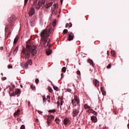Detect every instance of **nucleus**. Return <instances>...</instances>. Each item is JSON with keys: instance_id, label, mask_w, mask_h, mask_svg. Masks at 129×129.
Masks as SVG:
<instances>
[{"instance_id": "nucleus-1", "label": "nucleus", "mask_w": 129, "mask_h": 129, "mask_svg": "<svg viewBox=\"0 0 129 129\" xmlns=\"http://www.w3.org/2000/svg\"><path fill=\"white\" fill-rule=\"evenodd\" d=\"M34 57L36 54H37V46H32L31 43L27 42L26 48L24 47L22 50L21 56L24 58L25 60H29L30 59V56Z\"/></svg>"}, {"instance_id": "nucleus-2", "label": "nucleus", "mask_w": 129, "mask_h": 129, "mask_svg": "<svg viewBox=\"0 0 129 129\" xmlns=\"http://www.w3.org/2000/svg\"><path fill=\"white\" fill-rule=\"evenodd\" d=\"M16 19H15V16H12L10 18H8V22L10 24V26L9 24H7L5 27V32L7 33V32L9 31V33L8 34L7 37H10L11 36V34H12V32H11L10 29H12L13 28V26L15 25V21Z\"/></svg>"}, {"instance_id": "nucleus-3", "label": "nucleus", "mask_w": 129, "mask_h": 129, "mask_svg": "<svg viewBox=\"0 0 129 129\" xmlns=\"http://www.w3.org/2000/svg\"><path fill=\"white\" fill-rule=\"evenodd\" d=\"M52 32V27H49L48 29L42 30L40 32V37L41 40L48 39V37L50 36V34Z\"/></svg>"}, {"instance_id": "nucleus-4", "label": "nucleus", "mask_w": 129, "mask_h": 129, "mask_svg": "<svg viewBox=\"0 0 129 129\" xmlns=\"http://www.w3.org/2000/svg\"><path fill=\"white\" fill-rule=\"evenodd\" d=\"M50 41H48V39H41L40 42V45L42 47H47L48 46L49 48L51 47V44H49Z\"/></svg>"}, {"instance_id": "nucleus-5", "label": "nucleus", "mask_w": 129, "mask_h": 129, "mask_svg": "<svg viewBox=\"0 0 129 129\" xmlns=\"http://www.w3.org/2000/svg\"><path fill=\"white\" fill-rule=\"evenodd\" d=\"M33 7L35 6V8L37 10H39L41 8V6H42V3L40 0H34L33 4L32 5Z\"/></svg>"}, {"instance_id": "nucleus-6", "label": "nucleus", "mask_w": 129, "mask_h": 129, "mask_svg": "<svg viewBox=\"0 0 129 129\" xmlns=\"http://www.w3.org/2000/svg\"><path fill=\"white\" fill-rule=\"evenodd\" d=\"M54 118H55V117H54V115H53L48 116L46 121V123L48 125L47 126H50V125H51V121H52Z\"/></svg>"}, {"instance_id": "nucleus-7", "label": "nucleus", "mask_w": 129, "mask_h": 129, "mask_svg": "<svg viewBox=\"0 0 129 129\" xmlns=\"http://www.w3.org/2000/svg\"><path fill=\"white\" fill-rule=\"evenodd\" d=\"M80 108L78 107L77 109H75L73 110V117H76L77 116L78 114H79V110Z\"/></svg>"}, {"instance_id": "nucleus-8", "label": "nucleus", "mask_w": 129, "mask_h": 129, "mask_svg": "<svg viewBox=\"0 0 129 129\" xmlns=\"http://www.w3.org/2000/svg\"><path fill=\"white\" fill-rule=\"evenodd\" d=\"M74 39V34L72 32H70L69 34V37L68 38V41H72Z\"/></svg>"}, {"instance_id": "nucleus-9", "label": "nucleus", "mask_w": 129, "mask_h": 129, "mask_svg": "<svg viewBox=\"0 0 129 129\" xmlns=\"http://www.w3.org/2000/svg\"><path fill=\"white\" fill-rule=\"evenodd\" d=\"M93 83L96 86V87H99V81L97 80L94 79L93 80Z\"/></svg>"}, {"instance_id": "nucleus-10", "label": "nucleus", "mask_w": 129, "mask_h": 129, "mask_svg": "<svg viewBox=\"0 0 129 129\" xmlns=\"http://www.w3.org/2000/svg\"><path fill=\"white\" fill-rule=\"evenodd\" d=\"M29 17H32L35 14V9L33 8L30 9V11L28 13Z\"/></svg>"}, {"instance_id": "nucleus-11", "label": "nucleus", "mask_w": 129, "mask_h": 129, "mask_svg": "<svg viewBox=\"0 0 129 129\" xmlns=\"http://www.w3.org/2000/svg\"><path fill=\"white\" fill-rule=\"evenodd\" d=\"M63 122L64 125H67L68 123H71V121L68 118H66L65 119H63Z\"/></svg>"}, {"instance_id": "nucleus-12", "label": "nucleus", "mask_w": 129, "mask_h": 129, "mask_svg": "<svg viewBox=\"0 0 129 129\" xmlns=\"http://www.w3.org/2000/svg\"><path fill=\"white\" fill-rule=\"evenodd\" d=\"M91 119L93 122H97V118L94 115L91 117Z\"/></svg>"}, {"instance_id": "nucleus-13", "label": "nucleus", "mask_w": 129, "mask_h": 129, "mask_svg": "<svg viewBox=\"0 0 129 129\" xmlns=\"http://www.w3.org/2000/svg\"><path fill=\"white\" fill-rule=\"evenodd\" d=\"M74 100L77 101V104L79 105V103H80V100H79V98L76 95L74 96Z\"/></svg>"}, {"instance_id": "nucleus-14", "label": "nucleus", "mask_w": 129, "mask_h": 129, "mask_svg": "<svg viewBox=\"0 0 129 129\" xmlns=\"http://www.w3.org/2000/svg\"><path fill=\"white\" fill-rule=\"evenodd\" d=\"M52 5H53V2L46 4V5L45 6V8H46V9H49L50 7L52 6Z\"/></svg>"}, {"instance_id": "nucleus-15", "label": "nucleus", "mask_w": 129, "mask_h": 129, "mask_svg": "<svg viewBox=\"0 0 129 129\" xmlns=\"http://www.w3.org/2000/svg\"><path fill=\"white\" fill-rule=\"evenodd\" d=\"M88 63L90 64V65H92L93 67H94V62H93V61L90 59L88 60Z\"/></svg>"}, {"instance_id": "nucleus-16", "label": "nucleus", "mask_w": 129, "mask_h": 129, "mask_svg": "<svg viewBox=\"0 0 129 129\" xmlns=\"http://www.w3.org/2000/svg\"><path fill=\"white\" fill-rule=\"evenodd\" d=\"M101 91L102 92L103 95H104V96L106 95V92H105V91H104V88L103 87H101Z\"/></svg>"}, {"instance_id": "nucleus-17", "label": "nucleus", "mask_w": 129, "mask_h": 129, "mask_svg": "<svg viewBox=\"0 0 129 129\" xmlns=\"http://www.w3.org/2000/svg\"><path fill=\"white\" fill-rule=\"evenodd\" d=\"M54 121L56 122V123L57 124H59V122H60V121H61V120H60V119H59V117H56L54 120Z\"/></svg>"}, {"instance_id": "nucleus-18", "label": "nucleus", "mask_w": 129, "mask_h": 129, "mask_svg": "<svg viewBox=\"0 0 129 129\" xmlns=\"http://www.w3.org/2000/svg\"><path fill=\"white\" fill-rule=\"evenodd\" d=\"M15 92L16 95L18 94H20V93H21V90H20V89H16Z\"/></svg>"}, {"instance_id": "nucleus-19", "label": "nucleus", "mask_w": 129, "mask_h": 129, "mask_svg": "<svg viewBox=\"0 0 129 129\" xmlns=\"http://www.w3.org/2000/svg\"><path fill=\"white\" fill-rule=\"evenodd\" d=\"M46 54L47 55V56H49V55H50L52 53V50L48 49L46 51Z\"/></svg>"}, {"instance_id": "nucleus-20", "label": "nucleus", "mask_w": 129, "mask_h": 129, "mask_svg": "<svg viewBox=\"0 0 129 129\" xmlns=\"http://www.w3.org/2000/svg\"><path fill=\"white\" fill-rule=\"evenodd\" d=\"M20 112H21V110L20 109L17 110L14 114V116H17V115H18Z\"/></svg>"}, {"instance_id": "nucleus-21", "label": "nucleus", "mask_w": 129, "mask_h": 129, "mask_svg": "<svg viewBox=\"0 0 129 129\" xmlns=\"http://www.w3.org/2000/svg\"><path fill=\"white\" fill-rule=\"evenodd\" d=\"M84 107L85 109H90V108H91L90 106H88V105L86 104L84 105Z\"/></svg>"}, {"instance_id": "nucleus-22", "label": "nucleus", "mask_w": 129, "mask_h": 129, "mask_svg": "<svg viewBox=\"0 0 129 129\" xmlns=\"http://www.w3.org/2000/svg\"><path fill=\"white\" fill-rule=\"evenodd\" d=\"M71 28L72 27V23H70V24L67 23L66 25V28Z\"/></svg>"}, {"instance_id": "nucleus-23", "label": "nucleus", "mask_w": 129, "mask_h": 129, "mask_svg": "<svg viewBox=\"0 0 129 129\" xmlns=\"http://www.w3.org/2000/svg\"><path fill=\"white\" fill-rule=\"evenodd\" d=\"M18 40H19V37L16 36V37L14 39V44H17V42H18Z\"/></svg>"}, {"instance_id": "nucleus-24", "label": "nucleus", "mask_w": 129, "mask_h": 129, "mask_svg": "<svg viewBox=\"0 0 129 129\" xmlns=\"http://www.w3.org/2000/svg\"><path fill=\"white\" fill-rule=\"evenodd\" d=\"M28 66H29V64H28V63L26 62L23 66L24 69H27Z\"/></svg>"}, {"instance_id": "nucleus-25", "label": "nucleus", "mask_w": 129, "mask_h": 129, "mask_svg": "<svg viewBox=\"0 0 129 129\" xmlns=\"http://www.w3.org/2000/svg\"><path fill=\"white\" fill-rule=\"evenodd\" d=\"M47 100L48 102H51V97L49 95L47 96Z\"/></svg>"}, {"instance_id": "nucleus-26", "label": "nucleus", "mask_w": 129, "mask_h": 129, "mask_svg": "<svg viewBox=\"0 0 129 129\" xmlns=\"http://www.w3.org/2000/svg\"><path fill=\"white\" fill-rule=\"evenodd\" d=\"M53 8L54 10L52 11V14H54V12H55V9L57 8V4H54L53 6Z\"/></svg>"}, {"instance_id": "nucleus-27", "label": "nucleus", "mask_w": 129, "mask_h": 129, "mask_svg": "<svg viewBox=\"0 0 129 129\" xmlns=\"http://www.w3.org/2000/svg\"><path fill=\"white\" fill-rule=\"evenodd\" d=\"M111 54L112 55V56H113V57H115V51H114V50H112L111 51Z\"/></svg>"}, {"instance_id": "nucleus-28", "label": "nucleus", "mask_w": 129, "mask_h": 129, "mask_svg": "<svg viewBox=\"0 0 129 129\" xmlns=\"http://www.w3.org/2000/svg\"><path fill=\"white\" fill-rule=\"evenodd\" d=\"M91 112L93 114H94L95 115H97V112L93 110H91Z\"/></svg>"}, {"instance_id": "nucleus-29", "label": "nucleus", "mask_w": 129, "mask_h": 129, "mask_svg": "<svg viewBox=\"0 0 129 129\" xmlns=\"http://www.w3.org/2000/svg\"><path fill=\"white\" fill-rule=\"evenodd\" d=\"M26 63H27L28 65H32V60L29 59V60H28V61L26 62Z\"/></svg>"}, {"instance_id": "nucleus-30", "label": "nucleus", "mask_w": 129, "mask_h": 129, "mask_svg": "<svg viewBox=\"0 0 129 129\" xmlns=\"http://www.w3.org/2000/svg\"><path fill=\"white\" fill-rule=\"evenodd\" d=\"M52 86H53V89H54V90H56V91H58V87L54 85H52Z\"/></svg>"}, {"instance_id": "nucleus-31", "label": "nucleus", "mask_w": 129, "mask_h": 129, "mask_svg": "<svg viewBox=\"0 0 129 129\" xmlns=\"http://www.w3.org/2000/svg\"><path fill=\"white\" fill-rule=\"evenodd\" d=\"M77 101L74 100V99H73L72 100V104H73V105H75V103H76Z\"/></svg>"}, {"instance_id": "nucleus-32", "label": "nucleus", "mask_w": 129, "mask_h": 129, "mask_svg": "<svg viewBox=\"0 0 129 129\" xmlns=\"http://www.w3.org/2000/svg\"><path fill=\"white\" fill-rule=\"evenodd\" d=\"M30 87H31V89H32V90H36V87H35V86H34L33 85H31L30 86Z\"/></svg>"}, {"instance_id": "nucleus-33", "label": "nucleus", "mask_w": 129, "mask_h": 129, "mask_svg": "<svg viewBox=\"0 0 129 129\" xmlns=\"http://www.w3.org/2000/svg\"><path fill=\"white\" fill-rule=\"evenodd\" d=\"M48 112H52V113H54V112H56V109L49 110Z\"/></svg>"}, {"instance_id": "nucleus-34", "label": "nucleus", "mask_w": 129, "mask_h": 129, "mask_svg": "<svg viewBox=\"0 0 129 129\" xmlns=\"http://www.w3.org/2000/svg\"><path fill=\"white\" fill-rule=\"evenodd\" d=\"M62 72H63L65 73L66 72V67H63L61 69Z\"/></svg>"}, {"instance_id": "nucleus-35", "label": "nucleus", "mask_w": 129, "mask_h": 129, "mask_svg": "<svg viewBox=\"0 0 129 129\" xmlns=\"http://www.w3.org/2000/svg\"><path fill=\"white\" fill-rule=\"evenodd\" d=\"M10 95L11 96H15L16 93L15 92H13L11 94V93H10Z\"/></svg>"}, {"instance_id": "nucleus-36", "label": "nucleus", "mask_w": 129, "mask_h": 129, "mask_svg": "<svg viewBox=\"0 0 129 129\" xmlns=\"http://www.w3.org/2000/svg\"><path fill=\"white\" fill-rule=\"evenodd\" d=\"M41 3V5H44L45 3H46V0H42V2H40Z\"/></svg>"}, {"instance_id": "nucleus-37", "label": "nucleus", "mask_w": 129, "mask_h": 129, "mask_svg": "<svg viewBox=\"0 0 129 129\" xmlns=\"http://www.w3.org/2000/svg\"><path fill=\"white\" fill-rule=\"evenodd\" d=\"M48 91H49V92H50L51 93V92H53V90L50 87L48 88Z\"/></svg>"}, {"instance_id": "nucleus-38", "label": "nucleus", "mask_w": 129, "mask_h": 129, "mask_svg": "<svg viewBox=\"0 0 129 129\" xmlns=\"http://www.w3.org/2000/svg\"><path fill=\"white\" fill-rule=\"evenodd\" d=\"M43 103H44V102H46V97H45V96H44L43 98Z\"/></svg>"}, {"instance_id": "nucleus-39", "label": "nucleus", "mask_w": 129, "mask_h": 129, "mask_svg": "<svg viewBox=\"0 0 129 129\" xmlns=\"http://www.w3.org/2000/svg\"><path fill=\"white\" fill-rule=\"evenodd\" d=\"M107 69H110V68H111V64H109L107 66Z\"/></svg>"}, {"instance_id": "nucleus-40", "label": "nucleus", "mask_w": 129, "mask_h": 129, "mask_svg": "<svg viewBox=\"0 0 129 129\" xmlns=\"http://www.w3.org/2000/svg\"><path fill=\"white\" fill-rule=\"evenodd\" d=\"M28 0H24V6H27V4H28Z\"/></svg>"}, {"instance_id": "nucleus-41", "label": "nucleus", "mask_w": 129, "mask_h": 129, "mask_svg": "<svg viewBox=\"0 0 129 129\" xmlns=\"http://www.w3.org/2000/svg\"><path fill=\"white\" fill-rule=\"evenodd\" d=\"M39 79H36V80H35V83H36V84H38V83H39Z\"/></svg>"}, {"instance_id": "nucleus-42", "label": "nucleus", "mask_w": 129, "mask_h": 129, "mask_svg": "<svg viewBox=\"0 0 129 129\" xmlns=\"http://www.w3.org/2000/svg\"><path fill=\"white\" fill-rule=\"evenodd\" d=\"M63 32L64 33V34H66L67 33H68V30L67 29H64L63 31Z\"/></svg>"}, {"instance_id": "nucleus-43", "label": "nucleus", "mask_w": 129, "mask_h": 129, "mask_svg": "<svg viewBox=\"0 0 129 129\" xmlns=\"http://www.w3.org/2000/svg\"><path fill=\"white\" fill-rule=\"evenodd\" d=\"M8 68L9 69H11V68H13V66H12V65H8Z\"/></svg>"}, {"instance_id": "nucleus-44", "label": "nucleus", "mask_w": 129, "mask_h": 129, "mask_svg": "<svg viewBox=\"0 0 129 129\" xmlns=\"http://www.w3.org/2000/svg\"><path fill=\"white\" fill-rule=\"evenodd\" d=\"M62 78H64V74L63 73L61 74V79H62Z\"/></svg>"}, {"instance_id": "nucleus-45", "label": "nucleus", "mask_w": 129, "mask_h": 129, "mask_svg": "<svg viewBox=\"0 0 129 129\" xmlns=\"http://www.w3.org/2000/svg\"><path fill=\"white\" fill-rule=\"evenodd\" d=\"M114 113H115V114H117V113H118V112H117V110L115 109L114 110Z\"/></svg>"}, {"instance_id": "nucleus-46", "label": "nucleus", "mask_w": 129, "mask_h": 129, "mask_svg": "<svg viewBox=\"0 0 129 129\" xmlns=\"http://www.w3.org/2000/svg\"><path fill=\"white\" fill-rule=\"evenodd\" d=\"M20 129H25V125H22L21 126Z\"/></svg>"}, {"instance_id": "nucleus-47", "label": "nucleus", "mask_w": 129, "mask_h": 129, "mask_svg": "<svg viewBox=\"0 0 129 129\" xmlns=\"http://www.w3.org/2000/svg\"><path fill=\"white\" fill-rule=\"evenodd\" d=\"M53 27H55L56 26V21H53Z\"/></svg>"}, {"instance_id": "nucleus-48", "label": "nucleus", "mask_w": 129, "mask_h": 129, "mask_svg": "<svg viewBox=\"0 0 129 129\" xmlns=\"http://www.w3.org/2000/svg\"><path fill=\"white\" fill-rule=\"evenodd\" d=\"M62 100H63V99H61L60 100V105L61 106L63 105V102L62 101Z\"/></svg>"}, {"instance_id": "nucleus-49", "label": "nucleus", "mask_w": 129, "mask_h": 129, "mask_svg": "<svg viewBox=\"0 0 129 129\" xmlns=\"http://www.w3.org/2000/svg\"><path fill=\"white\" fill-rule=\"evenodd\" d=\"M77 72V75H80V74H81L80 71H78Z\"/></svg>"}, {"instance_id": "nucleus-50", "label": "nucleus", "mask_w": 129, "mask_h": 129, "mask_svg": "<svg viewBox=\"0 0 129 129\" xmlns=\"http://www.w3.org/2000/svg\"><path fill=\"white\" fill-rule=\"evenodd\" d=\"M67 91H68V92H71L72 90H71V89H68L67 90Z\"/></svg>"}, {"instance_id": "nucleus-51", "label": "nucleus", "mask_w": 129, "mask_h": 129, "mask_svg": "<svg viewBox=\"0 0 129 129\" xmlns=\"http://www.w3.org/2000/svg\"><path fill=\"white\" fill-rule=\"evenodd\" d=\"M15 51H16L17 52L18 51V50H19V48L18 47H16V48H15Z\"/></svg>"}, {"instance_id": "nucleus-52", "label": "nucleus", "mask_w": 129, "mask_h": 129, "mask_svg": "<svg viewBox=\"0 0 129 129\" xmlns=\"http://www.w3.org/2000/svg\"><path fill=\"white\" fill-rule=\"evenodd\" d=\"M56 104H57V105H60V102L57 101V102H56Z\"/></svg>"}, {"instance_id": "nucleus-53", "label": "nucleus", "mask_w": 129, "mask_h": 129, "mask_svg": "<svg viewBox=\"0 0 129 129\" xmlns=\"http://www.w3.org/2000/svg\"><path fill=\"white\" fill-rule=\"evenodd\" d=\"M31 106V102H28V106Z\"/></svg>"}, {"instance_id": "nucleus-54", "label": "nucleus", "mask_w": 129, "mask_h": 129, "mask_svg": "<svg viewBox=\"0 0 129 129\" xmlns=\"http://www.w3.org/2000/svg\"><path fill=\"white\" fill-rule=\"evenodd\" d=\"M13 53H14V54H15V53L16 54L17 53V51H15V50H14L13 51Z\"/></svg>"}, {"instance_id": "nucleus-55", "label": "nucleus", "mask_w": 129, "mask_h": 129, "mask_svg": "<svg viewBox=\"0 0 129 129\" xmlns=\"http://www.w3.org/2000/svg\"><path fill=\"white\" fill-rule=\"evenodd\" d=\"M3 80H6L7 79V77H4L3 78Z\"/></svg>"}, {"instance_id": "nucleus-56", "label": "nucleus", "mask_w": 129, "mask_h": 129, "mask_svg": "<svg viewBox=\"0 0 129 129\" xmlns=\"http://www.w3.org/2000/svg\"><path fill=\"white\" fill-rule=\"evenodd\" d=\"M39 113H43V112L41 111H38Z\"/></svg>"}, {"instance_id": "nucleus-57", "label": "nucleus", "mask_w": 129, "mask_h": 129, "mask_svg": "<svg viewBox=\"0 0 129 129\" xmlns=\"http://www.w3.org/2000/svg\"><path fill=\"white\" fill-rule=\"evenodd\" d=\"M60 4H61V5H62V4H63V1L62 0H60Z\"/></svg>"}, {"instance_id": "nucleus-58", "label": "nucleus", "mask_w": 129, "mask_h": 129, "mask_svg": "<svg viewBox=\"0 0 129 129\" xmlns=\"http://www.w3.org/2000/svg\"><path fill=\"white\" fill-rule=\"evenodd\" d=\"M3 49H4L3 47H0V50H3Z\"/></svg>"}, {"instance_id": "nucleus-59", "label": "nucleus", "mask_w": 129, "mask_h": 129, "mask_svg": "<svg viewBox=\"0 0 129 129\" xmlns=\"http://www.w3.org/2000/svg\"><path fill=\"white\" fill-rule=\"evenodd\" d=\"M20 87H21V88H23V85H20Z\"/></svg>"}, {"instance_id": "nucleus-60", "label": "nucleus", "mask_w": 129, "mask_h": 129, "mask_svg": "<svg viewBox=\"0 0 129 129\" xmlns=\"http://www.w3.org/2000/svg\"><path fill=\"white\" fill-rule=\"evenodd\" d=\"M127 127L129 128V124H127Z\"/></svg>"}, {"instance_id": "nucleus-61", "label": "nucleus", "mask_w": 129, "mask_h": 129, "mask_svg": "<svg viewBox=\"0 0 129 129\" xmlns=\"http://www.w3.org/2000/svg\"><path fill=\"white\" fill-rule=\"evenodd\" d=\"M38 120H39L38 119H36V122L38 121Z\"/></svg>"}, {"instance_id": "nucleus-62", "label": "nucleus", "mask_w": 129, "mask_h": 129, "mask_svg": "<svg viewBox=\"0 0 129 129\" xmlns=\"http://www.w3.org/2000/svg\"><path fill=\"white\" fill-rule=\"evenodd\" d=\"M59 105H57V108H59Z\"/></svg>"}, {"instance_id": "nucleus-63", "label": "nucleus", "mask_w": 129, "mask_h": 129, "mask_svg": "<svg viewBox=\"0 0 129 129\" xmlns=\"http://www.w3.org/2000/svg\"><path fill=\"white\" fill-rule=\"evenodd\" d=\"M1 102H0V105H1Z\"/></svg>"}, {"instance_id": "nucleus-64", "label": "nucleus", "mask_w": 129, "mask_h": 129, "mask_svg": "<svg viewBox=\"0 0 129 129\" xmlns=\"http://www.w3.org/2000/svg\"><path fill=\"white\" fill-rule=\"evenodd\" d=\"M1 74H2V75H3V73H2Z\"/></svg>"}]
</instances>
